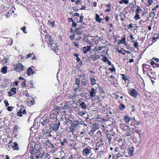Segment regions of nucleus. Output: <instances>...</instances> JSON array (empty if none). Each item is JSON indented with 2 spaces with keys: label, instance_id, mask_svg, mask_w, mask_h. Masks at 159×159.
I'll return each mask as SVG.
<instances>
[{
  "label": "nucleus",
  "instance_id": "c756f323",
  "mask_svg": "<svg viewBox=\"0 0 159 159\" xmlns=\"http://www.w3.org/2000/svg\"><path fill=\"white\" fill-rule=\"evenodd\" d=\"M137 8L136 10L135 13H139L141 11V8L139 6H137Z\"/></svg>",
  "mask_w": 159,
  "mask_h": 159
},
{
  "label": "nucleus",
  "instance_id": "bf43d9fd",
  "mask_svg": "<svg viewBox=\"0 0 159 159\" xmlns=\"http://www.w3.org/2000/svg\"><path fill=\"white\" fill-rule=\"evenodd\" d=\"M159 7V5H157L156 6V7L154 8H153L152 9V11H154V10H156V9L157 8H158Z\"/></svg>",
  "mask_w": 159,
  "mask_h": 159
},
{
  "label": "nucleus",
  "instance_id": "a211bd4d",
  "mask_svg": "<svg viewBox=\"0 0 159 159\" xmlns=\"http://www.w3.org/2000/svg\"><path fill=\"white\" fill-rule=\"evenodd\" d=\"M134 150H133V148L132 147V148H129L128 150V152L131 156H132L134 155Z\"/></svg>",
  "mask_w": 159,
  "mask_h": 159
},
{
  "label": "nucleus",
  "instance_id": "2f4dec72",
  "mask_svg": "<svg viewBox=\"0 0 159 159\" xmlns=\"http://www.w3.org/2000/svg\"><path fill=\"white\" fill-rule=\"evenodd\" d=\"M98 129V127H97V125L96 124H94L93 125V130L92 131H95L96 130Z\"/></svg>",
  "mask_w": 159,
  "mask_h": 159
},
{
  "label": "nucleus",
  "instance_id": "603ef678",
  "mask_svg": "<svg viewBox=\"0 0 159 159\" xmlns=\"http://www.w3.org/2000/svg\"><path fill=\"white\" fill-rule=\"evenodd\" d=\"M12 107L10 106V107H8L7 108V110L8 111H12Z\"/></svg>",
  "mask_w": 159,
  "mask_h": 159
},
{
  "label": "nucleus",
  "instance_id": "a878e982",
  "mask_svg": "<svg viewBox=\"0 0 159 159\" xmlns=\"http://www.w3.org/2000/svg\"><path fill=\"white\" fill-rule=\"evenodd\" d=\"M10 91L12 92V93H13V95L16 94V89L15 88H13L11 89Z\"/></svg>",
  "mask_w": 159,
  "mask_h": 159
},
{
  "label": "nucleus",
  "instance_id": "a18cd8bd",
  "mask_svg": "<svg viewBox=\"0 0 159 159\" xmlns=\"http://www.w3.org/2000/svg\"><path fill=\"white\" fill-rule=\"evenodd\" d=\"M81 15H82V14H81ZM83 16H81L80 17V20L79 21V22H82L83 21Z\"/></svg>",
  "mask_w": 159,
  "mask_h": 159
},
{
  "label": "nucleus",
  "instance_id": "f3484780",
  "mask_svg": "<svg viewBox=\"0 0 159 159\" xmlns=\"http://www.w3.org/2000/svg\"><path fill=\"white\" fill-rule=\"evenodd\" d=\"M147 75L150 78L153 79L154 78L155 74L154 73L150 71L147 73Z\"/></svg>",
  "mask_w": 159,
  "mask_h": 159
},
{
  "label": "nucleus",
  "instance_id": "4d7b16f0",
  "mask_svg": "<svg viewBox=\"0 0 159 159\" xmlns=\"http://www.w3.org/2000/svg\"><path fill=\"white\" fill-rule=\"evenodd\" d=\"M82 38L80 36H79L77 38L75 39L76 41H79Z\"/></svg>",
  "mask_w": 159,
  "mask_h": 159
},
{
  "label": "nucleus",
  "instance_id": "2eb2a0df",
  "mask_svg": "<svg viewBox=\"0 0 159 159\" xmlns=\"http://www.w3.org/2000/svg\"><path fill=\"white\" fill-rule=\"evenodd\" d=\"M132 119L131 117H129L127 115H126L124 117V120L126 122L128 123L130 120H132Z\"/></svg>",
  "mask_w": 159,
  "mask_h": 159
},
{
  "label": "nucleus",
  "instance_id": "5701e85b",
  "mask_svg": "<svg viewBox=\"0 0 159 159\" xmlns=\"http://www.w3.org/2000/svg\"><path fill=\"white\" fill-rule=\"evenodd\" d=\"M14 145L12 146V148L14 150H18L19 148L18 147V145L16 142H14Z\"/></svg>",
  "mask_w": 159,
  "mask_h": 159
},
{
  "label": "nucleus",
  "instance_id": "cd10ccee",
  "mask_svg": "<svg viewBox=\"0 0 159 159\" xmlns=\"http://www.w3.org/2000/svg\"><path fill=\"white\" fill-rule=\"evenodd\" d=\"M80 81H81V80H80V79H79L78 78H77L75 80V82L76 83H75V84H77V85H79L80 86Z\"/></svg>",
  "mask_w": 159,
  "mask_h": 159
},
{
  "label": "nucleus",
  "instance_id": "69168bd1",
  "mask_svg": "<svg viewBox=\"0 0 159 159\" xmlns=\"http://www.w3.org/2000/svg\"><path fill=\"white\" fill-rule=\"evenodd\" d=\"M76 61L77 62H79L80 61V59L79 58V57L78 56L77 57H76Z\"/></svg>",
  "mask_w": 159,
  "mask_h": 159
},
{
  "label": "nucleus",
  "instance_id": "9b49d317",
  "mask_svg": "<svg viewBox=\"0 0 159 159\" xmlns=\"http://www.w3.org/2000/svg\"><path fill=\"white\" fill-rule=\"evenodd\" d=\"M107 137L108 139V142L109 144L111 143V141H114L112 139L114 138V136L112 134H108L107 135Z\"/></svg>",
  "mask_w": 159,
  "mask_h": 159
},
{
  "label": "nucleus",
  "instance_id": "58836bf2",
  "mask_svg": "<svg viewBox=\"0 0 159 159\" xmlns=\"http://www.w3.org/2000/svg\"><path fill=\"white\" fill-rule=\"evenodd\" d=\"M132 42L134 43V47L135 48H137L138 47V43H137V42H135L134 41H132Z\"/></svg>",
  "mask_w": 159,
  "mask_h": 159
},
{
  "label": "nucleus",
  "instance_id": "b1692460",
  "mask_svg": "<svg viewBox=\"0 0 159 159\" xmlns=\"http://www.w3.org/2000/svg\"><path fill=\"white\" fill-rule=\"evenodd\" d=\"M129 129H131L128 126L126 125L124 126L122 128V129L125 131H128L129 130Z\"/></svg>",
  "mask_w": 159,
  "mask_h": 159
},
{
  "label": "nucleus",
  "instance_id": "473e14b6",
  "mask_svg": "<svg viewBox=\"0 0 159 159\" xmlns=\"http://www.w3.org/2000/svg\"><path fill=\"white\" fill-rule=\"evenodd\" d=\"M119 108L121 110H123L125 108V107L124 104H121L119 106Z\"/></svg>",
  "mask_w": 159,
  "mask_h": 159
},
{
  "label": "nucleus",
  "instance_id": "c9c22d12",
  "mask_svg": "<svg viewBox=\"0 0 159 159\" xmlns=\"http://www.w3.org/2000/svg\"><path fill=\"white\" fill-rule=\"evenodd\" d=\"M49 148H55L56 147V144H53L51 143L48 146Z\"/></svg>",
  "mask_w": 159,
  "mask_h": 159
},
{
  "label": "nucleus",
  "instance_id": "bb28decb",
  "mask_svg": "<svg viewBox=\"0 0 159 159\" xmlns=\"http://www.w3.org/2000/svg\"><path fill=\"white\" fill-rule=\"evenodd\" d=\"M125 37L122 38L119 41V44H123L125 42Z\"/></svg>",
  "mask_w": 159,
  "mask_h": 159
},
{
  "label": "nucleus",
  "instance_id": "052dcab7",
  "mask_svg": "<svg viewBox=\"0 0 159 159\" xmlns=\"http://www.w3.org/2000/svg\"><path fill=\"white\" fill-rule=\"evenodd\" d=\"M74 46L76 47H78L79 46V45L78 43L75 42H73Z\"/></svg>",
  "mask_w": 159,
  "mask_h": 159
},
{
  "label": "nucleus",
  "instance_id": "4468645a",
  "mask_svg": "<svg viewBox=\"0 0 159 159\" xmlns=\"http://www.w3.org/2000/svg\"><path fill=\"white\" fill-rule=\"evenodd\" d=\"M132 129H129V130L125 133L124 136L125 137L131 136L132 134Z\"/></svg>",
  "mask_w": 159,
  "mask_h": 159
},
{
  "label": "nucleus",
  "instance_id": "72a5a7b5",
  "mask_svg": "<svg viewBox=\"0 0 159 159\" xmlns=\"http://www.w3.org/2000/svg\"><path fill=\"white\" fill-rule=\"evenodd\" d=\"M109 59L106 57H104L102 58V61L104 62H107Z\"/></svg>",
  "mask_w": 159,
  "mask_h": 159
},
{
  "label": "nucleus",
  "instance_id": "49530a36",
  "mask_svg": "<svg viewBox=\"0 0 159 159\" xmlns=\"http://www.w3.org/2000/svg\"><path fill=\"white\" fill-rule=\"evenodd\" d=\"M77 25L76 24L75 22L74 21H73L72 24V26L74 27H75Z\"/></svg>",
  "mask_w": 159,
  "mask_h": 159
},
{
  "label": "nucleus",
  "instance_id": "8fccbe9b",
  "mask_svg": "<svg viewBox=\"0 0 159 159\" xmlns=\"http://www.w3.org/2000/svg\"><path fill=\"white\" fill-rule=\"evenodd\" d=\"M33 53H31L29 54H28L27 55L26 58H28L29 57H31L33 55Z\"/></svg>",
  "mask_w": 159,
  "mask_h": 159
},
{
  "label": "nucleus",
  "instance_id": "20e7f679",
  "mask_svg": "<svg viewBox=\"0 0 159 159\" xmlns=\"http://www.w3.org/2000/svg\"><path fill=\"white\" fill-rule=\"evenodd\" d=\"M91 148H85L82 150V153L83 156L87 157L91 153Z\"/></svg>",
  "mask_w": 159,
  "mask_h": 159
},
{
  "label": "nucleus",
  "instance_id": "6e6552de",
  "mask_svg": "<svg viewBox=\"0 0 159 159\" xmlns=\"http://www.w3.org/2000/svg\"><path fill=\"white\" fill-rule=\"evenodd\" d=\"M56 111L55 112H54V113H52L50 115V118L51 119H56L57 117V114H59V112L56 111L57 110V109H56Z\"/></svg>",
  "mask_w": 159,
  "mask_h": 159
},
{
  "label": "nucleus",
  "instance_id": "ddd939ff",
  "mask_svg": "<svg viewBox=\"0 0 159 159\" xmlns=\"http://www.w3.org/2000/svg\"><path fill=\"white\" fill-rule=\"evenodd\" d=\"M90 80L91 84L92 85H93L96 84V80L93 77V76L92 75H90Z\"/></svg>",
  "mask_w": 159,
  "mask_h": 159
},
{
  "label": "nucleus",
  "instance_id": "c03bdc74",
  "mask_svg": "<svg viewBox=\"0 0 159 159\" xmlns=\"http://www.w3.org/2000/svg\"><path fill=\"white\" fill-rule=\"evenodd\" d=\"M110 18L108 16H106L105 18V20H106V21L107 22H108Z\"/></svg>",
  "mask_w": 159,
  "mask_h": 159
},
{
  "label": "nucleus",
  "instance_id": "1a4fd4ad",
  "mask_svg": "<svg viewBox=\"0 0 159 159\" xmlns=\"http://www.w3.org/2000/svg\"><path fill=\"white\" fill-rule=\"evenodd\" d=\"M96 91L93 87L91 89L90 91L89 92V94L90 96L91 97V98L94 97L96 96Z\"/></svg>",
  "mask_w": 159,
  "mask_h": 159
},
{
  "label": "nucleus",
  "instance_id": "f704fd0d",
  "mask_svg": "<svg viewBox=\"0 0 159 159\" xmlns=\"http://www.w3.org/2000/svg\"><path fill=\"white\" fill-rule=\"evenodd\" d=\"M65 143H66V140L64 139L63 141L61 142V145L62 146L64 145Z\"/></svg>",
  "mask_w": 159,
  "mask_h": 159
},
{
  "label": "nucleus",
  "instance_id": "a19ab883",
  "mask_svg": "<svg viewBox=\"0 0 159 159\" xmlns=\"http://www.w3.org/2000/svg\"><path fill=\"white\" fill-rule=\"evenodd\" d=\"M153 2L152 0H148V3L149 6H150L152 4V3Z\"/></svg>",
  "mask_w": 159,
  "mask_h": 159
},
{
  "label": "nucleus",
  "instance_id": "09e8293b",
  "mask_svg": "<svg viewBox=\"0 0 159 159\" xmlns=\"http://www.w3.org/2000/svg\"><path fill=\"white\" fill-rule=\"evenodd\" d=\"M8 93L10 97L12 96L13 95V93L11 91L8 92Z\"/></svg>",
  "mask_w": 159,
  "mask_h": 159
},
{
  "label": "nucleus",
  "instance_id": "338daca9",
  "mask_svg": "<svg viewBox=\"0 0 159 159\" xmlns=\"http://www.w3.org/2000/svg\"><path fill=\"white\" fill-rule=\"evenodd\" d=\"M122 140H123L121 138H120L118 139V142H122Z\"/></svg>",
  "mask_w": 159,
  "mask_h": 159
},
{
  "label": "nucleus",
  "instance_id": "393cba45",
  "mask_svg": "<svg viewBox=\"0 0 159 159\" xmlns=\"http://www.w3.org/2000/svg\"><path fill=\"white\" fill-rule=\"evenodd\" d=\"M134 19L136 20H137L140 19V16L139 13H135V16L134 17Z\"/></svg>",
  "mask_w": 159,
  "mask_h": 159
},
{
  "label": "nucleus",
  "instance_id": "6e6d98bb",
  "mask_svg": "<svg viewBox=\"0 0 159 159\" xmlns=\"http://www.w3.org/2000/svg\"><path fill=\"white\" fill-rule=\"evenodd\" d=\"M46 144L47 145H48L49 144H50L51 143V142L50 141L48 140H47L46 141Z\"/></svg>",
  "mask_w": 159,
  "mask_h": 159
},
{
  "label": "nucleus",
  "instance_id": "de8ad7c7",
  "mask_svg": "<svg viewBox=\"0 0 159 159\" xmlns=\"http://www.w3.org/2000/svg\"><path fill=\"white\" fill-rule=\"evenodd\" d=\"M85 114V112L84 111H82L81 112H80L79 113V114L80 115H81L82 116L83 115H84V114Z\"/></svg>",
  "mask_w": 159,
  "mask_h": 159
},
{
  "label": "nucleus",
  "instance_id": "79ce46f5",
  "mask_svg": "<svg viewBox=\"0 0 159 159\" xmlns=\"http://www.w3.org/2000/svg\"><path fill=\"white\" fill-rule=\"evenodd\" d=\"M30 152L31 153V154H32H32H33V155H34V154L35 155L36 153V152H35V150L34 149V150H32L30 151Z\"/></svg>",
  "mask_w": 159,
  "mask_h": 159
},
{
  "label": "nucleus",
  "instance_id": "4be33fe9",
  "mask_svg": "<svg viewBox=\"0 0 159 159\" xmlns=\"http://www.w3.org/2000/svg\"><path fill=\"white\" fill-rule=\"evenodd\" d=\"M19 129V127L17 125H15L14 126L13 129V131L14 134L16 133Z\"/></svg>",
  "mask_w": 159,
  "mask_h": 159
},
{
  "label": "nucleus",
  "instance_id": "c85d7f7f",
  "mask_svg": "<svg viewBox=\"0 0 159 159\" xmlns=\"http://www.w3.org/2000/svg\"><path fill=\"white\" fill-rule=\"evenodd\" d=\"M48 24L49 25H52V27H53V26H54V21L51 20H49L48 21Z\"/></svg>",
  "mask_w": 159,
  "mask_h": 159
},
{
  "label": "nucleus",
  "instance_id": "412c9836",
  "mask_svg": "<svg viewBox=\"0 0 159 159\" xmlns=\"http://www.w3.org/2000/svg\"><path fill=\"white\" fill-rule=\"evenodd\" d=\"M80 105L83 109H85L87 107L86 105L85 104L84 102H80Z\"/></svg>",
  "mask_w": 159,
  "mask_h": 159
},
{
  "label": "nucleus",
  "instance_id": "4c0bfd02",
  "mask_svg": "<svg viewBox=\"0 0 159 159\" xmlns=\"http://www.w3.org/2000/svg\"><path fill=\"white\" fill-rule=\"evenodd\" d=\"M26 82V80L25 79H24V80H23L22 84L21 85L22 86H26L25 82Z\"/></svg>",
  "mask_w": 159,
  "mask_h": 159
},
{
  "label": "nucleus",
  "instance_id": "774afa93",
  "mask_svg": "<svg viewBox=\"0 0 159 159\" xmlns=\"http://www.w3.org/2000/svg\"><path fill=\"white\" fill-rule=\"evenodd\" d=\"M68 159H74L73 156L71 155L68 157Z\"/></svg>",
  "mask_w": 159,
  "mask_h": 159
},
{
  "label": "nucleus",
  "instance_id": "7ed1b4c3",
  "mask_svg": "<svg viewBox=\"0 0 159 159\" xmlns=\"http://www.w3.org/2000/svg\"><path fill=\"white\" fill-rule=\"evenodd\" d=\"M15 66V70L17 72L21 71L24 70V67L20 63L16 64Z\"/></svg>",
  "mask_w": 159,
  "mask_h": 159
},
{
  "label": "nucleus",
  "instance_id": "ea45409f",
  "mask_svg": "<svg viewBox=\"0 0 159 159\" xmlns=\"http://www.w3.org/2000/svg\"><path fill=\"white\" fill-rule=\"evenodd\" d=\"M26 29V28L25 26H24L23 28H21V30L25 33H27L26 31H25Z\"/></svg>",
  "mask_w": 159,
  "mask_h": 159
},
{
  "label": "nucleus",
  "instance_id": "864d4df0",
  "mask_svg": "<svg viewBox=\"0 0 159 159\" xmlns=\"http://www.w3.org/2000/svg\"><path fill=\"white\" fill-rule=\"evenodd\" d=\"M17 114L19 116L21 117L22 116V113H20V112H18Z\"/></svg>",
  "mask_w": 159,
  "mask_h": 159
},
{
  "label": "nucleus",
  "instance_id": "9d476101",
  "mask_svg": "<svg viewBox=\"0 0 159 159\" xmlns=\"http://www.w3.org/2000/svg\"><path fill=\"white\" fill-rule=\"evenodd\" d=\"M83 52L84 54H86L88 51L91 50V47L89 46H87L86 47H84L83 48Z\"/></svg>",
  "mask_w": 159,
  "mask_h": 159
},
{
  "label": "nucleus",
  "instance_id": "7c9ffc66",
  "mask_svg": "<svg viewBox=\"0 0 159 159\" xmlns=\"http://www.w3.org/2000/svg\"><path fill=\"white\" fill-rule=\"evenodd\" d=\"M80 86L79 85H78L74 84L73 85V87L74 88V91H75L78 88H79L80 87Z\"/></svg>",
  "mask_w": 159,
  "mask_h": 159
},
{
  "label": "nucleus",
  "instance_id": "e433bc0d",
  "mask_svg": "<svg viewBox=\"0 0 159 159\" xmlns=\"http://www.w3.org/2000/svg\"><path fill=\"white\" fill-rule=\"evenodd\" d=\"M75 31L78 35L82 34V33L79 30H76Z\"/></svg>",
  "mask_w": 159,
  "mask_h": 159
},
{
  "label": "nucleus",
  "instance_id": "dca6fc26",
  "mask_svg": "<svg viewBox=\"0 0 159 159\" xmlns=\"http://www.w3.org/2000/svg\"><path fill=\"white\" fill-rule=\"evenodd\" d=\"M91 57L93 61H95L98 59L100 57L98 55H94L91 56Z\"/></svg>",
  "mask_w": 159,
  "mask_h": 159
},
{
  "label": "nucleus",
  "instance_id": "aec40b11",
  "mask_svg": "<svg viewBox=\"0 0 159 159\" xmlns=\"http://www.w3.org/2000/svg\"><path fill=\"white\" fill-rule=\"evenodd\" d=\"M7 67L6 66H5L2 68L1 72L2 74H6L7 73Z\"/></svg>",
  "mask_w": 159,
  "mask_h": 159
},
{
  "label": "nucleus",
  "instance_id": "e2e57ef3",
  "mask_svg": "<svg viewBox=\"0 0 159 159\" xmlns=\"http://www.w3.org/2000/svg\"><path fill=\"white\" fill-rule=\"evenodd\" d=\"M130 40L132 41H133V40L134 39V37L133 36V35L131 34L130 35Z\"/></svg>",
  "mask_w": 159,
  "mask_h": 159
},
{
  "label": "nucleus",
  "instance_id": "f8f14e48",
  "mask_svg": "<svg viewBox=\"0 0 159 159\" xmlns=\"http://www.w3.org/2000/svg\"><path fill=\"white\" fill-rule=\"evenodd\" d=\"M34 71L32 70V69L30 67H29L27 70L26 74L28 76H30V74H34Z\"/></svg>",
  "mask_w": 159,
  "mask_h": 159
},
{
  "label": "nucleus",
  "instance_id": "6ab92c4d",
  "mask_svg": "<svg viewBox=\"0 0 159 159\" xmlns=\"http://www.w3.org/2000/svg\"><path fill=\"white\" fill-rule=\"evenodd\" d=\"M123 155L124 154L123 153H122L121 154L119 153L115 156H114L113 157V158H114V159H117L118 158H119L123 156Z\"/></svg>",
  "mask_w": 159,
  "mask_h": 159
},
{
  "label": "nucleus",
  "instance_id": "13d9d810",
  "mask_svg": "<svg viewBox=\"0 0 159 159\" xmlns=\"http://www.w3.org/2000/svg\"><path fill=\"white\" fill-rule=\"evenodd\" d=\"M103 20V19H101L99 17L97 22H98V23H100L102 20Z\"/></svg>",
  "mask_w": 159,
  "mask_h": 159
},
{
  "label": "nucleus",
  "instance_id": "f03ea898",
  "mask_svg": "<svg viewBox=\"0 0 159 159\" xmlns=\"http://www.w3.org/2000/svg\"><path fill=\"white\" fill-rule=\"evenodd\" d=\"M57 123H53L50 124V127L52 130L57 131L59 129L60 125V122L58 121Z\"/></svg>",
  "mask_w": 159,
  "mask_h": 159
},
{
  "label": "nucleus",
  "instance_id": "0e129e2a",
  "mask_svg": "<svg viewBox=\"0 0 159 159\" xmlns=\"http://www.w3.org/2000/svg\"><path fill=\"white\" fill-rule=\"evenodd\" d=\"M123 2L125 4H127L129 3V2L128 0H124Z\"/></svg>",
  "mask_w": 159,
  "mask_h": 159
},
{
  "label": "nucleus",
  "instance_id": "0eeeda50",
  "mask_svg": "<svg viewBox=\"0 0 159 159\" xmlns=\"http://www.w3.org/2000/svg\"><path fill=\"white\" fill-rule=\"evenodd\" d=\"M81 84L82 86L84 87H86L88 84V81L87 79L85 77H83L81 80Z\"/></svg>",
  "mask_w": 159,
  "mask_h": 159
},
{
  "label": "nucleus",
  "instance_id": "f257e3e1",
  "mask_svg": "<svg viewBox=\"0 0 159 159\" xmlns=\"http://www.w3.org/2000/svg\"><path fill=\"white\" fill-rule=\"evenodd\" d=\"M46 40L47 41L49 47L54 51H56L58 49L57 46L56 45L55 41L52 40L51 37L48 35H46L45 37Z\"/></svg>",
  "mask_w": 159,
  "mask_h": 159
},
{
  "label": "nucleus",
  "instance_id": "37998d69",
  "mask_svg": "<svg viewBox=\"0 0 159 159\" xmlns=\"http://www.w3.org/2000/svg\"><path fill=\"white\" fill-rule=\"evenodd\" d=\"M99 17V16L97 14H95V20L96 21L98 20V19Z\"/></svg>",
  "mask_w": 159,
  "mask_h": 159
},
{
  "label": "nucleus",
  "instance_id": "3c124183",
  "mask_svg": "<svg viewBox=\"0 0 159 159\" xmlns=\"http://www.w3.org/2000/svg\"><path fill=\"white\" fill-rule=\"evenodd\" d=\"M4 103L7 106H8L9 105V104L7 102V100H5L4 101Z\"/></svg>",
  "mask_w": 159,
  "mask_h": 159
},
{
  "label": "nucleus",
  "instance_id": "39448f33",
  "mask_svg": "<svg viewBox=\"0 0 159 159\" xmlns=\"http://www.w3.org/2000/svg\"><path fill=\"white\" fill-rule=\"evenodd\" d=\"M129 95L135 98L138 95V93L137 90L135 89H133L132 90H130L129 91Z\"/></svg>",
  "mask_w": 159,
  "mask_h": 159
},
{
  "label": "nucleus",
  "instance_id": "5fc2aeb1",
  "mask_svg": "<svg viewBox=\"0 0 159 159\" xmlns=\"http://www.w3.org/2000/svg\"><path fill=\"white\" fill-rule=\"evenodd\" d=\"M102 49V47H99L98 48V50H96V51L99 52V51H101Z\"/></svg>",
  "mask_w": 159,
  "mask_h": 159
},
{
  "label": "nucleus",
  "instance_id": "680f3d73",
  "mask_svg": "<svg viewBox=\"0 0 159 159\" xmlns=\"http://www.w3.org/2000/svg\"><path fill=\"white\" fill-rule=\"evenodd\" d=\"M75 38V35H73L70 36V39L71 40H73Z\"/></svg>",
  "mask_w": 159,
  "mask_h": 159
},
{
  "label": "nucleus",
  "instance_id": "423d86ee",
  "mask_svg": "<svg viewBox=\"0 0 159 159\" xmlns=\"http://www.w3.org/2000/svg\"><path fill=\"white\" fill-rule=\"evenodd\" d=\"M49 120L47 117L42 118L40 120V122L43 125H44L46 124H48L49 123Z\"/></svg>",
  "mask_w": 159,
  "mask_h": 159
}]
</instances>
